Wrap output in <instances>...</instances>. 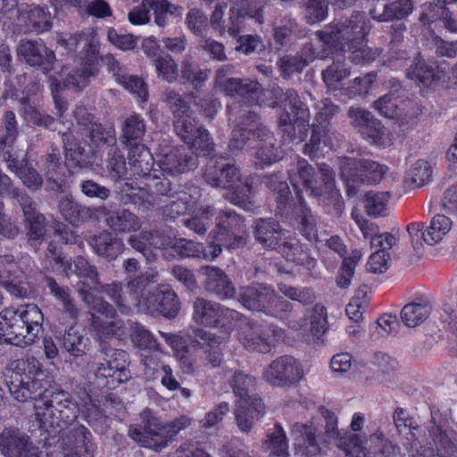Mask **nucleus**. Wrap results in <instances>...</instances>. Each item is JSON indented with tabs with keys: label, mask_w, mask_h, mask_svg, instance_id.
<instances>
[{
	"label": "nucleus",
	"mask_w": 457,
	"mask_h": 457,
	"mask_svg": "<svg viewBox=\"0 0 457 457\" xmlns=\"http://www.w3.org/2000/svg\"><path fill=\"white\" fill-rule=\"evenodd\" d=\"M394 422L400 433L405 429H409L411 440L407 443L406 450L411 453L412 457H457V445L453 444L446 436L440 439V447L436 451L432 447L420 445V442L415 436V430H418V426L415 425L414 419L409 414L408 411L397 407L394 413Z\"/></svg>",
	"instance_id": "nucleus-16"
},
{
	"label": "nucleus",
	"mask_w": 457,
	"mask_h": 457,
	"mask_svg": "<svg viewBox=\"0 0 457 457\" xmlns=\"http://www.w3.org/2000/svg\"><path fill=\"white\" fill-rule=\"evenodd\" d=\"M442 73L436 62L425 60L419 54L407 69L406 77L420 88L423 95L439 82Z\"/></svg>",
	"instance_id": "nucleus-25"
},
{
	"label": "nucleus",
	"mask_w": 457,
	"mask_h": 457,
	"mask_svg": "<svg viewBox=\"0 0 457 457\" xmlns=\"http://www.w3.org/2000/svg\"><path fill=\"white\" fill-rule=\"evenodd\" d=\"M99 49L93 42H88L84 48L81 67L70 72L65 77V86L74 87L76 89L85 88L89 79L98 72Z\"/></svg>",
	"instance_id": "nucleus-27"
},
{
	"label": "nucleus",
	"mask_w": 457,
	"mask_h": 457,
	"mask_svg": "<svg viewBox=\"0 0 457 457\" xmlns=\"http://www.w3.org/2000/svg\"><path fill=\"white\" fill-rule=\"evenodd\" d=\"M263 447L270 451V454L278 457H288V444L286 433L282 426L276 423L274 431L267 435V439L263 442Z\"/></svg>",
	"instance_id": "nucleus-52"
},
{
	"label": "nucleus",
	"mask_w": 457,
	"mask_h": 457,
	"mask_svg": "<svg viewBox=\"0 0 457 457\" xmlns=\"http://www.w3.org/2000/svg\"><path fill=\"white\" fill-rule=\"evenodd\" d=\"M193 332L197 338L203 341V343L197 342V344L204 349L205 358L212 367L216 368L220 366L223 360V353L220 347L217 336L200 328L194 329Z\"/></svg>",
	"instance_id": "nucleus-47"
},
{
	"label": "nucleus",
	"mask_w": 457,
	"mask_h": 457,
	"mask_svg": "<svg viewBox=\"0 0 457 457\" xmlns=\"http://www.w3.org/2000/svg\"><path fill=\"white\" fill-rule=\"evenodd\" d=\"M87 129L90 142L96 149H101L104 146H115L116 137L112 129H106L102 124L96 122Z\"/></svg>",
	"instance_id": "nucleus-63"
},
{
	"label": "nucleus",
	"mask_w": 457,
	"mask_h": 457,
	"mask_svg": "<svg viewBox=\"0 0 457 457\" xmlns=\"http://www.w3.org/2000/svg\"><path fill=\"white\" fill-rule=\"evenodd\" d=\"M339 170L341 178L367 185L378 183L385 174L384 166L375 161L347 156L340 159Z\"/></svg>",
	"instance_id": "nucleus-20"
},
{
	"label": "nucleus",
	"mask_w": 457,
	"mask_h": 457,
	"mask_svg": "<svg viewBox=\"0 0 457 457\" xmlns=\"http://www.w3.org/2000/svg\"><path fill=\"white\" fill-rule=\"evenodd\" d=\"M430 311L428 303H410L403 308L401 319L407 327L414 328L428 318Z\"/></svg>",
	"instance_id": "nucleus-54"
},
{
	"label": "nucleus",
	"mask_w": 457,
	"mask_h": 457,
	"mask_svg": "<svg viewBox=\"0 0 457 457\" xmlns=\"http://www.w3.org/2000/svg\"><path fill=\"white\" fill-rule=\"evenodd\" d=\"M371 25L362 12L354 11L345 21H332L315 35L328 58L345 51L350 52L349 58L355 64H364L374 61L379 52L367 46L368 35Z\"/></svg>",
	"instance_id": "nucleus-5"
},
{
	"label": "nucleus",
	"mask_w": 457,
	"mask_h": 457,
	"mask_svg": "<svg viewBox=\"0 0 457 457\" xmlns=\"http://www.w3.org/2000/svg\"><path fill=\"white\" fill-rule=\"evenodd\" d=\"M293 436L296 453L314 457L321 453V433L316 427L295 424Z\"/></svg>",
	"instance_id": "nucleus-33"
},
{
	"label": "nucleus",
	"mask_w": 457,
	"mask_h": 457,
	"mask_svg": "<svg viewBox=\"0 0 457 457\" xmlns=\"http://www.w3.org/2000/svg\"><path fill=\"white\" fill-rule=\"evenodd\" d=\"M66 275L69 277L71 274H75L80 278L88 280L89 289L81 288L80 295L83 301L86 303L87 307L105 318L113 319L116 317L117 312L115 308L90 290H96L100 285L99 275L95 266L91 265L89 262L81 255H78L74 258L72 262H67L65 268H63Z\"/></svg>",
	"instance_id": "nucleus-13"
},
{
	"label": "nucleus",
	"mask_w": 457,
	"mask_h": 457,
	"mask_svg": "<svg viewBox=\"0 0 457 457\" xmlns=\"http://www.w3.org/2000/svg\"><path fill=\"white\" fill-rule=\"evenodd\" d=\"M158 274H140L129 283L134 290V307L147 313H159L167 319H174L180 311V301L171 288L156 287L153 290L150 285L157 282Z\"/></svg>",
	"instance_id": "nucleus-8"
},
{
	"label": "nucleus",
	"mask_w": 457,
	"mask_h": 457,
	"mask_svg": "<svg viewBox=\"0 0 457 457\" xmlns=\"http://www.w3.org/2000/svg\"><path fill=\"white\" fill-rule=\"evenodd\" d=\"M350 74V67L345 62H333L322 71V79L329 89L337 90L340 88L342 80L348 78Z\"/></svg>",
	"instance_id": "nucleus-57"
},
{
	"label": "nucleus",
	"mask_w": 457,
	"mask_h": 457,
	"mask_svg": "<svg viewBox=\"0 0 457 457\" xmlns=\"http://www.w3.org/2000/svg\"><path fill=\"white\" fill-rule=\"evenodd\" d=\"M193 215L190 219L185 220V226L198 235H204L207 228L211 226L214 209L211 206L199 209L197 212L193 210Z\"/></svg>",
	"instance_id": "nucleus-56"
},
{
	"label": "nucleus",
	"mask_w": 457,
	"mask_h": 457,
	"mask_svg": "<svg viewBox=\"0 0 457 457\" xmlns=\"http://www.w3.org/2000/svg\"><path fill=\"white\" fill-rule=\"evenodd\" d=\"M233 72L230 64L222 65L216 71L214 87L230 97L238 98L246 105L266 104L270 108L281 109L278 118V129L288 140L307 137L310 127V110L301 100L297 91L288 88L286 91L278 86L263 92L262 85L249 79L228 78Z\"/></svg>",
	"instance_id": "nucleus-3"
},
{
	"label": "nucleus",
	"mask_w": 457,
	"mask_h": 457,
	"mask_svg": "<svg viewBox=\"0 0 457 457\" xmlns=\"http://www.w3.org/2000/svg\"><path fill=\"white\" fill-rule=\"evenodd\" d=\"M17 53L26 63L37 67L45 74L54 69L55 54L46 47L44 42L22 40L17 48Z\"/></svg>",
	"instance_id": "nucleus-26"
},
{
	"label": "nucleus",
	"mask_w": 457,
	"mask_h": 457,
	"mask_svg": "<svg viewBox=\"0 0 457 457\" xmlns=\"http://www.w3.org/2000/svg\"><path fill=\"white\" fill-rule=\"evenodd\" d=\"M326 245L329 249L337 253L340 257H344L340 268V273L337 278V285L341 288H347L354 275L355 267L362 257L360 250H353L349 256L346 253V245L339 236H331L327 239Z\"/></svg>",
	"instance_id": "nucleus-30"
},
{
	"label": "nucleus",
	"mask_w": 457,
	"mask_h": 457,
	"mask_svg": "<svg viewBox=\"0 0 457 457\" xmlns=\"http://www.w3.org/2000/svg\"><path fill=\"white\" fill-rule=\"evenodd\" d=\"M413 9L412 0H395L385 4L381 13H378L375 8L370 9L369 13L371 19L378 22H388L407 19Z\"/></svg>",
	"instance_id": "nucleus-44"
},
{
	"label": "nucleus",
	"mask_w": 457,
	"mask_h": 457,
	"mask_svg": "<svg viewBox=\"0 0 457 457\" xmlns=\"http://www.w3.org/2000/svg\"><path fill=\"white\" fill-rule=\"evenodd\" d=\"M244 316L236 310L202 297L193 304V320L199 326L230 334Z\"/></svg>",
	"instance_id": "nucleus-14"
},
{
	"label": "nucleus",
	"mask_w": 457,
	"mask_h": 457,
	"mask_svg": "<svg viewBox=\"0 0 457 457\" xmlns=\"http://www.w3.org/2000/svg\"><path fill=\"white\" fill-rule=\"evenodd\" d=\"M0 452L4 457H33L29 436L18 428H4L0 433Z\"/></svg>",
	"instance_id": "nucleus-31"
},
{
	"label": "nucleus",
	"mask_w": 457,
	"mask_h": 457,
	"mask_svg": "<svg viewBox=\"0 0 457 457\" xmlns=\"http://www.w3.org/2000/svg\"><path fill=\"white\" fill-rule=\"evenodd\" d=\"M9 390L21 403L34 401L33 426L37 425L46 440L57 438L55 443L65 453L63 457H94L95 444L91 433L83 425L68 432L64 430L81 414L90 424V419L101 415V406L106 397L96 392L91 383L78 386L74 394L64 390H52L42 364L34 356H27L12 362Z\"/></svg>",
	"instance_id": "nucleus-1"
},
{
	"label": "nucleus",
	"mask_w": 457,
	"mask_h": 457,
	"mask_svg": "<svg viewBox=\"0 0 457 457\" xmlns=\"http://www.w3.org/2000/svg\"><path fill=\"white\" fill-rule=\"evenodd\" d=\"M326 420L325 434L328 438L337 439V446L344 451L348 457H367L368 452L362 446V442L358 435L351 434L347 436H341L337 428V418L336 414L328 410L323 412Z\"/></svg>",
	"instance_id": "nucleus-28"
},
{
	"label": "nucleus",
	"mask_w": 457,
	"mask_h": 457,
	"mask_svg": "<svg viewBox=\"0 0 457 457\" xmlns=\"http://www.w3.org/2000/svg\"><path fill=\"white\" fill-rule=\"evenodd\" d=\"M15 313L13 321L16 323L21 345H30L38 338L43 331L44 314L42 311L33 303L23 304L13 308Z\"/></svg>",
	"instance_id": "nucleus-21"
},
{
	"label": "nucleus",
	"mask_w": 457,
	"mask_h": 457,
	"mask_svg": "<svg viewBox=\"0 0 457 457\" xmlns=\"http://www.w3.org/2000/svg\"><path fill=\"white\" fill-rule=\"evenodd\" d=\"M109 69L112 71L115 80L126 90L137 96L142 102L147 101L148 86L142 78L136 75L128 76L124 66L114 58L110 62Z\"/></svg>",
	"instance_id": "nucleus-41"
},
{
	"label": "nucleus",
	"mask_w": 457,
	"mask_h": 457,
	"mask_svg": "<svg viewBox=\"0 0 457 457\" xmlns=\"http://www.w3.org/2000/svg\"><path fill=\"white\" fill-rule=\"evenodd\" d=\"M168 176L155 170L149 178L139 182L126 178L120 187L121 201L143 212L159 208L161 197H172L176 193Z\"/></svg>",
	"instance_id": "nucleus-9"
},
{
	"label": "nucleus",
	"mask_w": 457,
	"mask_h": 457,
	"mask_svg": "<svg viewBox=\"0 0 457 457\" xmlns=\"http://www.w3.org/2000/svg\"><path fill=\"white\" fill-rule=\"evenodd\" d=\"M90 320L92 328L96 331L102 343L112 338L122 341L127 337L126 327L120 320L104 321L95 313H92Z\"/></svg>",
	"instance_id": "nucleus-46"
},
{
	"label": "nucleus",
	"mask_w": 457,
	"mask_h": 457,
	"mask_svg": "<svg viewBox=\"0 0 457 457\" xmlns=\"http://www.w3.org/2000/svg\"><path fill=\"white\" fill-rule=\"evenodd\" d=\"M288 179L295 190V197L291 195L288 184L280 172L266 177L267 187L274 193L277 203L276 214L295 226L309 241L317 237L316 220L307 205L303 192L318 199H341L336 187L335 172L329 165L322 163L317 171L306 160L300 159L296 169L292 170Z\"/></svg>",
	"instance_id": "nucleus-2"
},
{
	"label": "nucleus",
	"mask_w": 457,
	"mask_h": 457,
	"mask_svg": "<svg viewBox=\"0 0 457 457\" xmlns=\"http://www.w3.org/2000/svg\"><path fill=\"white\" fill-rule=\"evenodd\" d=\"M388 192H368L365 195V209L369 216H383L386 211Z\"/></svg>",
	"instance_id": "nucleus-64"
},
{
	"label": "nucleus",
	"mask_w": 457,
	"mask_h": 457,
	"mask_svg": "<svg viewBox=\"0 0 457 457\" xmlns=\"http://www.w3.org/2000/svg\"><path fill=\"white\" fill-rule=\"evenodd\" d=\"M221 253L220 245L211 241L204 245L193 240L176 237L171 253L172 258H197L212 261Z\"/></svg>",
	"instance_id": "nucleus-32"
},
{
	"label": "nucleus",
	"mask_w": 457,
	"mask_h": 457,
	"mask_svg": "<svg viewBox=\"0 0 457 457\" xmlns=\"http://www.w3.org/2000/svg\"><path fill=\"white\" fill-rule=\"evenodd\" d=\"M145 131L146 124L144 118L139 113H133L122 123L120 139L128 148L142 145Z\"/></svg>",
	"instance_id": "nucleus-42"
},
{
	"label": "nucleus",
	"mask_w": 457,
	"mask_h": 457,
	"mask_svg": "<svg viewBox=\"0 0 457 457\" xmlns=\"http://www.w3.org/2000/svg\"><path fill=\"white\" fill-rule=\"evenodd\" d=\"M263 6L264 0H230V16L227 25L228 34L232 37L238 36L246 17L262 24Z\"/></svg>",
	"instance_id": "nucleus-23"
},
{
	"label": "nucleus",
	"mask_w": 457,
	"mask_h": 457,
	"mask_svg": "<svg viewBox=\"0 0 457 457\" xmlns=\"http://www.w3.org/2000/svg\"><path fill=\"white\" fill-rule=\"evenodd\" d=\"M452 220L445 215L436 214L430 222V225L422 233V239L428 245H434L443 239L452 228Z\"/></svg>",
	"instance_id": "nucleus-50"
},
{
	"label": "nucleus",
	"mask_w": 457,
	"mask_h": 457,
	"mask_svg": "<svg viewBox=\"0 0 457 457\" xmlns=\"http://www.w3.org/2000/svg\"><path fill=\"white\" fill-rule=\"evenodd\" d=\"M129 166L130 175L134 181L144 180L149 178L154 170L155 161L153 154L145 145H136L135 147L129 148Z\"/></svg>",
	"instance_id": "nucleus-36"
},
{
	"label": "nucleus",
	"mask_w": 457,
	"mask_h": 457,
	"mask_svg": "<svg viewBox=\"0 0 457 457\" xmlns=\"http://www.w3.org/2000/svg\"><path fill=\"white\" fill-rule=\"evenodd\" d=\"M397 242V238L390 233H383L372 237L371 247L376 251L369 257L366 264L367 270L371 273H384L388 269L390 255L388 251Z\"/></svg>",
	"instance_id": "nucleus-35"
},
{
	"label": "nucleus",
	"mask_w": 457,
	"mask_h": 457,
	"mask_svg": "<svg viewBox=\"0 0 457 457\" xmlns=\"http://www.w3.org/2000/svg\"><path fill=\"white\" fill-rule=\"evenodd\" d=\"M167 102L173 112L174 128L178 136L187 145H171L163 140L156 149L157 166L160 172L173 176L194 170L198 165V156L210 155L214 144L208 130L194 116L188 103L178 92H167Z\"/></svg>",
	"instance_id": "nucleus-4"
},
{
	"label": "nucleus",
	"mask_w": 457,
	"mask_h": 457,
	"mask_svg": "<svg viewBox=\"0 0 457 457\" xmlns=\"http://www.w3.org/2000/svg\"><path fill=\"white\" fill-rule=\"evenodd\" d=\"M327 308L321 303H316L310 318V331L314 338L320 340L328 331Z\"/></svg>",
	"instance_id": "nucleus-60"
},
{
	"label": "nucleus",
	"mask_w": 457,
	"mask_h": 457,
	"mask_svg": "<svg viewBox=\"0 0 457 457\" xmlns=\"http://www.w3.org/2000/svg\"><path fill=\"white\" fill-rule=\"evenodd\" d=\"M244 220L234 211L221 212L217 217L216 228L209 237L215 245L228 249H237L245 245V238L240 235L243 232Z\"/></svg>",
	"instance_id": "nucleus-19"
},
{
	"label": "nucleus",
	"mask_w": 457,
	"mask_h": 457,
	"mask_svg": "<svg viewBox=\"0 0 457 457\" xmlns=\"http://www.w3.org/2000/svg\"><path fill=\"white\" fill-rule=\"evenodd\" d=\"M143 3L153 11L154 23L160 28H165L183 14V7L169 0H143Z\"/></svg>",
	"instance_id": "nucleus-43"
},
{
	"label": "nucleus",
	"mask_w": 457,
	"mask_h": 457,
	"mask_svg": "<svg viewBox=\"0 0 457 457\" xmlns=\"http://www.w3.org/2000/svg\"><path fill=\"white\" fill-rule=\"evenodd\" d=\"M339 112L340 107L330 99L326 98L320 102L314 122L311 126V137L303 149V153L312 160L318 156L321 143L330 150H336L343 140L344 136L333 130L331 126V120Z\"/></svg>",
	"instance_id": "nucleus-12"
},
{
	"label": "nucleus",
	"mask_w": 457,
	"mask_h": 457,
	"mask_svg": "<svg viewBox=\"0 0 457 457\" xmlns=\"http://www.w3.org/2000/svg\"><path fill=\"white\" fill-rule=\"evenodd\" d=\"M130 339L136 348L145 353L160 351V345L154 336L137 322L131 326Z\"/></svg>",
	"instance_id": "nucleus-53"
},
{
	"label": "nucleus",
	"mask_w": 457,
	"mask_h": 457,
	"mask_svg": "<svg viewBox=\"0 0 457 457\" xmlns=\"http://www.w3.org/2000/svg\"><path fill=\"white\" fill-rule=\"evenodd\" d=\"M88 243L98 256L108 261L115 260L125 249L122 239L108 230H103L94 235Z\"/></svg>",
	"instance_id": "nucleus-39"
},
{
	"label": "nucleus",
	"mask_w": 457,
	"mask_h": 457,
	"mask_svg": "<svg viewBox=\"0 0 457 457\" xmlns=\"http://www.w3.org/2000/svg\"><path fill=\"white\" fill-rule=\"evenodd\" d=\"M308 29L301 26L293 18H285L282 24L274 30V40L278 45L287 46L291 37L303 38L307 36Z\"/></svg>",
	"instance_id": "nucleus-48"
},
{
	"label": "nucleus",
	"mask_w": 457,
	"mask_h": 457,
	"mask_svg": "<svg viewBox=\"0 0 457 457\" xmlns=\"http://www.w3.org/2000/svg\"><path fill=\"white\" fill-rule=\"evenodd\" d=\"M160 353L161 350L141 353L139 354L140 363L144 367V375L147 380L157 379L162 371V367L166 365L162 361Z\"/></svg>",
	"instance_id": "nucleus-59"
},
{
	"label": "nucleus",
	"mask_w": 457,
	"mask_h": 457,
	"mask_svg": "<svg viewBox=\"0 0 457 457\" xmlns=\"http://www.w3.org/2000/svg\"><path fill=\"white\" fill-rule=\"evenodd\" d=\"M104 358L95 363V376L109 389H115L131 378L130 356L123 349H111L101 344Z\"/></svg>",
	"instance_id": "nucleus-15"
},
{
	"label": "nucleus",
	"mask_w": 457,
	"mask_h": 457,
	"mask_svg": "<svg viewBox=\"0 0 457 457\" xmlns=\"http://www.w3.org/2000/svg\"><path fill=\"white\" fill-rule=\"evenodd\" d=\"M276 333L272 325L248 321L240 328L237 338L247 351L268 353L274 346L272 337Z\"/></svg>",
	"instance_id": "nucleus-22"
},
{
	"label": "nucleus",
	"mask_w": 457,
	"mask_h": 457,
	"mask_svg": "<svg viewBox=\"0 0 457 457\" xmlns=\"http://www.w3.org/2000/svg\"><path fill=\"white\" fill-rule=\"evenodd\" d=\"M203 177L212 187L230 189V199L233 204L245 209L251 204L250 197L253 194L254 179L247 177L241 183L239 169L228 162L227 156L212 157L205 166Z\"/></svg>",
	"instance_id": "nucleus-10"
},
{
	"label": "nucleus",
	"mask_w": 457,
	"mask_h": 457,
	"mask_svg": "<svg viewBox=\"0 0 457 457\" xmlns=\"http://www.w3.org/2000/svg\"><path fill=\"white\" fill-rule=\"evenodd\" d=\"M303 377L301 363L291 355H281L273 360L263 370V379L273 387H290Z\"/></svg>",
	"instance_id": "nucleus-18"
},
{
	"label": "nucleus",
	"mask_w": 457,
	"mask_h": 457,
	"mask_svg": "<svg viewBox=\"0 0 457 457\" xmlns=\"http://www.w3.org/2000/svg\"><path fill=\"white\" fill-rule=\"evenodd\" d=\"M228 384L235 395L238 397L235 411L237 424L242 432H249L253 420H259L265 409L260 397L249 395L251 389L255 386L256 379L242 370H236Z\"/></svg>",
	"instance_id": "nucleus-11"
},
{
	"label": "nucleus",
	"mask_w": 457,
	"mask_h": 457,
	"mask_svg": "<svg viewBox=\"0 0 457 457\" xmlns=\"http://www.w3.org/2000/svg\"><path fill=\"white\" fill-rule=\"evenodd\" d=\"M205 276L204 288L220 300L231 299L236 295V288L223 270L213 266L202 267Z\"/></svg>",
	"instance_id": "nucleus-34"
},
{
	"label": "nucleus",
	"mask_w": 457,
	"mask_h": 457,
	"mask_svg": "<svg viewBox=\"0 0 457 457\" xmlns=\"http://www.w3.org/2000/svg\"><path fill=\"white\" fill-rule=\"evenodd\" d=\"M270 136V131L261 122L260 116L255 112L249 111L233 129L228 149L234 154L237 151L257 148L256 163L263 168L280 159L273 144H264Z\"/></svg>",
	"instance_id": "nucleus-6"
},
{
	"label": "nucleus",
	"mask_w": 457,
	"mask_h": 457,
	"mask_svg": "<svg viewBox=\"0 0 457 457\" xmlns=\"http://www.w3.org/2000/svg\"><path fill=\"white\" fill-rule=\"evenodd\" d=\"M104 218L106 225L114 232H136L141 228L139 218L127 209L111 211L105 206V212L99 214V220Z\"/></svg>",
	"instance_id": "nucleus-38"
},
{
	"label": "nucleus",
	"mask_w": 457,
	"mask_h": 457,
	"mask_svg": "<svg viewBox=\"0 0 457 457\" xmlns=\"http://www.w3.org/2000/svg\"><path fill=\"white\" fill-rule=\"evenodd\" d=\"M65 327L66 329L62 338L64 349L74 357L83 356L86 353L88 338H86L79 332L76 324H69Z\"/></svg>",
	"instance_id": "nucleus-49"
},
{
	"label": "nucleus",
	"mask_w": 457,
	"mask_h": 457,
	"mask_svg": "<svg viewBox=\"0 0 457 457\" xmlns=\"http://www.w3.org/2000/svg\"><path fill=\"white\" fill-rule=\"evenodd\" d=\"M58 209L63 219L73 226L89 220H99V214L105 212V206H85L76 202L71 195H66L59 201Z\"/></svg>",
	"instance_id": "nucleus-29"
},
{
	"label": "nucleus",
	"mask_w": 457,
	"mask_h": 457,
	"mask_svg": "<svg viewBox=\"0 0 457 457\" xmlns=\"http://www.w3.org/2000/svg\"><path fill=\"white\" fill-rule=\"evenodd\" d=\"M41 169L46 177L47 189L56 193H64L69 188L67 179L71 175L69 168L62 162L60 150L53 148L41 158Z\"/></svg>",
	"instance_id": "nucleus-24"
},
{
	"label": "nucleus",
	"mask_w": 457,
	"mask_h": 457,
	"mask_svg": "<svg viewBox=\"0 0 457 457\" xmlns=\"http://www.w3.org/2000/svg\"><path fill=\"white\" fill-rule=\"evenodd\" d=\"M132 433L137 436L140 441H142L145 447L153 449L156 452L162 451L173 439L166 430L165 426L155 422L152 423L150 420L145 422L142 432L137 429H134Z\"/></svg>",
	"instance_id": "nucleus-40"
},
{
	"label": "nucleus",
	"mask_w": 457,
	"mask_h": 457,
	"mask_svg": "<svg viewBox=\"0 0 457 457\" xmlns=\"http://www.w3.org/2000/svg\"><path fill=\"white\" fill-rule=\"evenodd\" d=\"M16 199L23 212L29 238L33 240L42 239L46 232L45 216L37 211L35 203L26 193L20 191V196Z\"/></svg>",
	"instance_id": "nucleus-37"
},
{
	"label": "nucleus",
	"mask_w": 457,
	"mask_h": 457,
	"mask_svg": "<svg viewBox=\"0 0 457 457\" xmlns=\"http://www.w3.org/2000/svg\"><path fill=\"white\" fill-rule=\"evenodd\" d=\"M15 313L13 308L4 309L0 312V344L21 345L16 331V323L13 321Z\"/></svg>",
	"instance_id": "nucleus-51"
},
{
	"label": "nucleus",
	"mask_w": 457,
	"mask_h": 457,
	"mask_svg": "<svg viewBox=\"0 0 457 457\" xmlns=\"http://www.w3.org/2000/svg\"><path fill=\"white\" fill-rule=\"evenodd\" d=\"M157 77L163 81L172 83L179 77V68L175 60L169 54H162L154 59Z\"/></svg>",
	"instance_id": "nucleus-55"
},
{
	"label": "nucleus",
	"mask_w": 457,
	"mask_h": 457,
	"mask_svg": "<svg viewBox=\"0 0 457 457\" xmlns=\"http://www.w3.org/2000/svg\"><path fill=\"white\" fill-rule=\"evenodd\" d=\"M239 301L249 311L263 312L273 317L291 310L289 302L278 296L274 290L262 286L242 288Z\"/></svg>",
	"instance_id": "nucleus-17"
},
{
	"label": "nucleus",
	"mask_w": 457,
	"mask_h": 457,
	"mask_svg": "<svg viewBox=\"0 0 457 457\" xmlns=\"http://www.w3.org/2000/svg\"><path fill=\"white\" fill-rule=\"evenodd\" d=\"M362 138L366 139L370 144L377 146H386L389 145L390 138L386 129L380 120L373 119L366 128L360 132Z\"/></svg>",
	"instance_id": "nucleus-58"
},
{
	"label": "nucleus",
	"mask_w": 457,
	"mask_h": 457,
	"mask_svg": "<svg viewBox=\"0 0 457 457\" xmlns=\"http://www.w3.org/2000/svg\"><path fill=\"white\" fill-rule=\"evenodd\" d=\"M328 0H308L304 5V20L313 25L325 21L328 14Z\"/></svg>",
	"instance_id": "nucleus-61"
},
{
	"label": "nucleus",
	"mask_w": 457,
	"mask_h": 457,
	"mask_svg": "<svg viewBox=\"0 0 457 457\" xmlns=\"http://www.w3.org/2000/svg\"><path fill=\"white\" fill-rule=\"evenodd\" d=\"M137 276L128 277L126 287L129 292L128 295L123 293L122 284L120 282H112L111 284L99 285L96 289L100 288L101 292L107 295L110 299L117 305L122 313H128L131 307H134L133 293L134 290L129 287V283Z\"/></svg>",
	"instance_id": "nucleus-45"
},
{
	"label": "nucleus",
	"mask_w": 457,
	"mask_h": 457,
	"mask_svg": "<svg viewBox=\"0 0 457 457\" xmlns=\"http://www.w3.org/2000/svg\"><path fill=\"white\" fill-rule=\"evenodd\" d=\"M253 236L264 248L274 250L287 262L311 270L315 267L316 260L311 257L308 249L299 239L282 228L279 222L272 218L258 219L254 222Z\"/></svg>",
	"instance_id": "nucleus-7"
},
{
	"label": "nucleus",
	"mask_w": 457,
	"mask_h": 457,
	"mask_svg": "<svg viewBox=\"0 0 457 457\" xmlns=\"http://www.w3.org/2000/svg\"><path fill=\"white\" fill-rule=\"evenodd\" d=\"M278 288L285 296L303 305H311L316 300L315 293L311 287L298 288L281 282L278 284Z\"/></svg>",
	"instance_id": "nucleus-62"
}]
</instances>
